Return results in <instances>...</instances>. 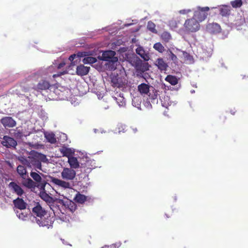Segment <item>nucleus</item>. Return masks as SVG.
<instances>
[{
	"label": "nucleus",
	"mask_w": 248,
	"mask_h": 248,
	"mask_svg": "<svg viewBox=\"0 0 248 248\" xmlns=\"http://www.w3.org/2000/svg\"><path fill=\"white\" fill-rule=\"evenodd\" d=\"M112 85L114 87L122 88L124 85L120 78H113L111 79Z\"/></svg>",
	"instance_id": "bb28decb"
},
{
	"label": "nucleus",
	"mask_w": 248,
	"mask_h": 248,
	"mask_svg": "<svg viewBox=\"0 0 248 248\" xmlns=\"http://www.w3.org/2000/svg\"><path fill=\"white\" fill-rule=\"evenodd\" d=\"M149 64L148 63H141L140 65H137V68L138 70H140L142 72H144L149 70Z\"/></svg>",
	"instance_id": "2f4dec72"
},
{
	"label": "nucleus",
	"mask_w": 248,
	"mask_h": 248,
	"mask_svg": "<svg viewBox=\"0 0 248 248\" xmlns=\"http://www.w3.org/2000/svg\"><path fill=\"white\" fill-rule=\"evenodd\" d=\"M45 137L48 142L51 143H54L56 142L55 135L53 133H46Z\"/></svg>",
	"instance_id": "c85d7f7f"
},
{
	"label": "nucleus",
	"mask_w": 248,
	"mask_h": 248,
	"mask_svg": "<svg viewBox=\"0 0 248 248\" xmlns=\"http://www.w3.org/2000/svg\"><path fill=\"white\" fill-rule=\"evenodd\" d=\"M31 157L32 158H33V162H35V163H37V162L38 161L39 162L38 160H37V158H36V155L35 154L33 156H31ZM39 162H40L39 161Z\"/></svg>",
	"instance_id": "8fccbe9b"
},
{
	"label": "nucleus",
	"mask_w": 248,
	"mask_h": 248,
	"mask_svg": "<svg viewBox=\"0 0 248 248\" xmlns=\"http://www.w3.org/2000/svg\"><path fill=\"white\" fill-rule=\"evenodd\" d=\"M116 52L113 50H108L104 51L102 55V59L103 61H107L108 62L110 60H113V62H117L118 58L115 57Z\"/></svg>",
	"instance_id": "39448f33"
},
{
	"label": "nucleus",
	"mask_w": 248,
	"mask_h": 248,
	"mask_svg": "<svg viewBox=\"0 0 248 248\" xmlns=\"http://www.w3.org/2000/svg\"><path fill=\"white\" fill-rule=\"evenodd\" d=\"M22 184L26 187L31 188L35 187V185L34 182L31 178L23 179Z\"/></svg>",
	"instance_id": "a878e982"
},
{
	"label": "nucleus",
	"mask_w": 248,
	"mask_h": 248,
	"mask_svg": "<svg viewBox=\"0 0 248 248\" xmlns=\"http://www.w3.org/2000/svg\"><path fill=\"white\" fill-rule=\"evenodd\" d=\"M13 203L15 207L20 210H23L26 208L27 203L22 199L18 198L14 200Z\"/></svg>",
	"instance_id": "2eb2a0df"
},
{
	"label": "nucleus",
	"mask_w": 248,
	"mask_h": 248,
	"mask_svg": "<svg viewBox=\"0 0 248 248\" xmlns=\"http://www.w3.org/2000/svg\"><path fill=\"white\" fill-rule=\"evenodd\" d=\"M105 132L103 130L101 131V133Z\"/></svg>",
	"instance_id": "6e6d98bb"
},
{
	"label": "nucleus",
	"mask_w": 248,
	"mask_h": 248,
	"mask_svg": "<svg viewBox=\"0 0 248 248\" xmlns=\"http://www.w3.org/2000/svg\"><path fill=\"white\" fill-rule=\"evenodd\" d=\"M138 91L142 96L147 95L150 99H156L158 91L149 84L142 83L138 86Z\"/></svg>",
	"instance_id": "f257e3e1"
},
{
	"label": "nucleus",
	"mask_w": 248,
	"mask_h": 248,
	"mask_svg": "<svg viewBox=\"0 0 248 248\" xmlns=\"http://www.w3.org/2000/svg\"><path fill=\"white\" fill-rule=\"evenodd\" d=\"M219 14L222 16H227L230 15V8L229 6L223 5L219 9Z\"/></svg>",
	"instance_id": "4be33fe9"
},
{
	"label": "nucleus",
	"mask_w": 248,
	"mask_h": 248,
	"mask_svg": "<svg viewBox=\"0 0 248 248\" xmlns=\"http://www.w3.org/2000/svg\"><path fill=\"white\" fill-rule=\"evenodd\" d=\"M125 102L124 101H121L120 104H119V106L120 107H124L125 105Z\"/></svg>",
	"instance_id": "3c124183"
},
{
	"label": "nucleus",
	"mask_w": 248,
	"mask_h": 248,
	"mask_svg": "<svg viewBox=\"0 0 248 248\" xmlns=\"http://www.w3.org/2000/svg\"><path fill=\"white\" fill-rule=\"evenodd\" d=\"M208 7H198L197 10L194 12L193 17L199 22H202L207 17L208 12L209 11Z\"/></svg>",
	"instance_id": "7ed1b4c3"
},
{
	"label": "nucleus",
	"mask_w": 248,
	"mask_h": 248,
	"mask_svg": "<svg viewBox=\"0 0 248 248\" xmlns=\"http://www.w3.org/2000/svg\"><path fill=\"white\" fill-rule=\"evenodd\" d=\"M169 25L171 28H176L178 27L177 23L176 20H172L169 22Z\"/></svg>",
	"instance_id": "79ce46f5"
},
{
	"label": "nucleus",
	"mask_w": 248,
	"mask_h": 248,
	"mask_svg": "<svg viewBox=\"0 0 248 248\" xmlns=\"http://www.w3.org/2000/svg\"><path fill=\"white\" fill-rule=\"evenodd\" d=\"M96 61V59L93 57H85L82 60V62L84 64H93L95 63Z\"/></svg>",
	"instance_id": "473e14b6"
},
{
	"label": "nucleus",
	"mask_w": 248,
	"mask_h": 248,
	"mask_svg": "<svg viewBox=\"0 0 248 248\" xmlns=\"http://www.w3.org/2000/svg\"><path fill=\"white\" fill-rule=\"evenodd\" d=\"M51 86L50 83L45 80H41L37 85L35 90L37 91L48 89Z\"/></svg>",
	"instance_id": "dca6fc26"
},
{
	"label": "nucleus",
	"mask_w": 248,
	"mask_h": 248,
	"mask_svg": "<svg viewBox=\"0 0 248 248\" xmlns=\"http://www.w3.org/2000/svg\"><path fill=\"white\" fill-rule=\"evenodd\" d=\"M16 213L18 217L22 220H25L27 217V214L23 213L22 210L16 211Z\"/></svg>",
	"instance_id": "58836bf2"
},
{
	"label": "nucleus",
	"mask_w": 248,
	"mask_h": 248,
	"mask_svg": "<svg viewBox=\"0 0 248 248\" xmlns=\"http://www.w3.org/2000/svg\"><path fill=\"white\" fill-rule=\"evenodd\" d=\"M33 159L31 157V156H28L27 158H25L24 157H22L20 160L21 162V163L29 167H31L32 166H34L38 169H41V162H37V163H35V162H33Z\"/></svg>",
	"instance_id": "0eeeda50"
},
{
	"label": "nucleus",
	"mask_w": 248,
	"mask_h": 248,
	"mask_svg": "<svg viewBox=\"0 0 248 248\" xmlns=\"http://www.w3.org/2000/svg\"><path fill=\"white\" fill-rule=\"evenodd\" d=\"M165 80L170 83L172 85H175L178 82V79L175 76L168 75L166 78Z\"/></svg>",
	"instance_id": "393cba45"
},
{
	"label": "nucleus",
	"mask_w": 248,
	"mask_h": 248,
	"mask_svg": "<svg viewBox=\"0 0 248 248\" xmlns=\"http://www.w3.org/2000/svg\"><path fill=\"white\" fill-rule=\"evenodd\" d=\"M121 126V127H122V128H124V127H125V126L124 125H122V124ZM123 129H124V128H123Z\"/></svg>",
	"instance_id": "864d4df0"
},
{
	"label": "nucleus",
	"mask_w": 248,
	"mask_h": 248,
	"mask_svg": "<svg viewBox=\"0 0 248 248\" xmlns=\"http://www.w3.org/2000/svg\"><path fill=\"white\" fill-rule=\"evenodd\" d=\"M90 69V67L85 66L83 64H80L77 67L76 73L80 76H85L88 74Z\"/></svg>",
	"instance_id": "4468645a"
},
{
	"label": "nucleus",
	"mask_w": 248,
	"mask_h": 248,
	"mask_svg": "<svg viewBox=\"0 0 248 248\" xmlns=\"http://www.w3.org/2000/svg\"><path fill=\"white\" fill-rule=\"evenodd\" d=\"M147 28L149 31L154 33H157V31L155 29V25L152 21H150L147 23Z\"/></svg>",
	"instance_id": "c756f323"
},
{
	"label": "nucleus",
	"mask_w": 248,
	"mask_h": 248,
	"mask_svg": "<svg viewBox=\"0 0 248 248\" xmlns=\"http://www.w3.org/2000/svg\"><path fill=\"white\" fill-rule=\"evenodd\" d=\"M184 28L186 33H190L198 31L200 28V25L199 21L193 17L185 21Z\"/></svg>",
	"instance_id": "f03ea898"
},
{
	"label": "nucleus",
	"mask_w": 248,
	"mask_h": 248,
	"mask_svg": "<svg viewBox=\"0 0 248 248\" xmlns=\"http://www.w3.org/2000/svg\"><path fill=\"white\" fill-rule=\"evenodd\" d=\"M45 185L46 184L42 183L38 186L40 187V189L42 190L40 193V196L46 202H50L52 201V198L45 191H44Z\"/></svg>",
	"instance_id": "9b49d317"
},
{
	"label": "nucleus",
	"mask_w": 248,
	"mask_h": 248,
	"mask_svg": "<svg viewBox=\"0 0 248 248\" xmlns=\"http://www.w3.org/2000/svg\"><path fill=\"white\" fill-rule=\"evenodd\" d=\"M61 202L65 206L67 207L70 211L72 212L75 211L77 208L75 203L71 201H66V202L62 201Z\"/></svg>",
	"instance_id": "b1692460"
},
{
	"label": "nucleus",
	"mask_w": 248,
	"mask_h": 248,
	"mask_svg": "<svg viewBox=\"0 0 248 248\" xmlns=\"http://www.w3.org/2000/svg\"><path fill=\"white\" fill-rule=\"evenodd\" d=\"M93 130H94V133H97V132L98 131V130L97 129H94Z\"/></svg>",
	"instance_id": "603ef678"
},
{
	"label": "nucleus",
	"mask_w": 248,
	"mask_h": 248,
	"mask_svg": "<svg viewBox=\"0 0 248 248\" xmlns=\"http://www.w3.org/2000/svg\"><path fill=\"white\" fill-rule=\"evenodd\" d=\"M154 48L160 53H163L165 51V47L160 43H156L154 44Z\"/></svg>",
	"instance_id": "c9c22d12"
},
{
	"label": "nucleus",
	"mask_w": 248,
	"mask_h": 248,
	"mask_svg": "<svg viewBox=\"0 0 248 248\" xmlns=\"http://www.w3.org/2000/svg\"><path fill=\"white\" fill-rule=\"evenodd\" d=\"M183 56L186 60H191V56L190 55L189 53L186 51L183 52Z\"/></svg>",
	"instance_id": "37998d69"
},
{
	"label": "nucleus",
	"mask_w": 248,
	"mask_h": 248,
	"mask_svg": "<svg viewBox=\"0 0 248 248\" xmlns=\"http://www.w3.org/2000/svg\"><path fill=\"white\" fill-rule=\"evenodd\" d=\"M51 182L55 185L63 188H70L71 187V184L67 181L61 180L56 178H52L51 179Z\"/></svg>",
	"instance_id": "6e6552de"
},
{
	"label": "nucleus",
	"mask_w": 248,
	"mask_h": 248,
	"mask_svg": "<svg viewBox=\"0 0 248 248\" xmlns=\"http://www.w3.org/2000/svg\"><path fill=\"white\" fill-rule=\"evenodd\" d=\"M207 29L211 33H216L220 32V26L216 23L209 24L207 26Z\"/></svg>",
	"instance_id": "6ab92c4d"
},
{
	"label": "nucleus",
	"mask_w": 248,
	"mask_h": 248,
	"mask_svg": "<svg viewBox=\"0 0 248 248\" xmlns=\"http://www.w3.org/2000/svg\"><path fill=\"white\" fill-rule=\"evenodd\" d=\"M66 71H63V72H60V73H58V74H54L53 77V78H56V77H59L61 75H64L66 73Z\"/></svg>",
	"instance_id": "49530a36"
},
{
	"label": "nucleus",
	"mask_w": 248,
	"mask_h": 248,
	"mask_svg": "<svg viewBox=\"0 0 248 248\" xmlns=\"http://www.w3.org/2000/svg\"><path fill=\"white\" fill-rule=\"evenodd\" d=\"M17 172L22 179H25L27 176L26 169L22 165H18L17 166Z\"/></svg>",
	"instance_id": "5701e85b"
},
{
	"label": "nucleus",
	"mask_w": 248,
	"mask_h": 248,
	"mask_svg": "<svg viewBox=\"0 0 248 248\" xmlns=\"http://www.w3.org/2000/svg\"><path fill=\"white\" fill-rule=\"evenodd\" d=\"M134 131L136 132L137 131V129L136 128H135L133 129Z\"/></svg>",
	"instance_id": "5fc2aeb1"
},
{
	"label": "nucleus",
	"mask_w": 248,
	"mask_h": 248,
	"mask_svg": "<svg viewBox=\"0 0 248 248\" xmlns=\"http://www.w3.org/2000/svg\"><path fill=\"white\" fill-rule=\"evenodd\" d=\"M31 176L35 181L37 183H41L42 178L41 176L35 172H31Z\"/></svg>",
	"instance_id": "e433bc0d"
},
{
	"label": "nucleus",
	"mask_w": 248,
	"mask_h": 248,
	"mask_svg": "<svg viewBox=\"0 0 248 248\" xmlns=\"http://www.w3.org/2000/svg\"><path fill=\"white\" fill-rule=\"evenodd\" d=\"M54 221V213H51L49 214V217H47L46 220H37V222L40 226H47L49 228L53 224Z\"/></svg>",
	"instance_id": "1a4fd4ad"
},
{
	"label": "nucleus",
	"mask_w": 248,
	"mask_h": 248,
	"mask_svg": "<svg viewBox=\"0 0 248 248\" xmlns=\"http://www.w3.org/2000/svg\"><path fill=\"white\" fill-rule=\"evenodd\" d=\"M1 122L5 127H13L16 124L15 121L10 117H6L1 119Z\"/></svg>",
	"instance_id": "ddd939ff"
},
{
	"label": "nucleus",
	"mask_w": 248,
	"mask_h": 248,
	"mask_svg": "<svg viewBox=\"0 0 248 248\" xmlns=\"http://www.w3.org/2000/svg\"><path fill=\"white\" fill-rule=\"evenodd\" d=\"M74 200L77 202L82 203L86 201V197L84 195L78 193L75 196Z\"/></svg>",
	"instance_id": "cd10ccee"
},
{
	"label": "nucleus",
	"mask_w": 248,
	"mask_h": 248,
	"mask_svg": "<svg viewBox=\"0 0 248 248\" xmlns=\"http://www.w3.org/2000/svg\"><path fill=\"white\" fill-rule=\"evenodd\" d=\"M190 12H191V10L190 9H184L180 10L179 13L181 14H187Z\"/></svg>",
	"instance_id": "c03bdc74"
},
{
	"label": "nucleus",
	"mask_w": 248,
	"mask_h": 248,
	"mask_svg": "<svg viewBox=\"0 0 248 248\" xmlns=\"http://www.w3.org/2000/svg\"><path fill=\"white\" fill-rule=\"evenodd\" d=\"M35 155V158H37V160H38L39 161H42L43 162H47L48 161V159L45 155L38 153H36Z\"/></svg>",
	"instance_id": "f704fd0d"
},
{
	"label": "nucleus",
	"mask_w": 248,
	"mask_h": 248,
	"mask_svg": "<svg viewBox=\"0 0 248 248\" xmlns=\"http://www.w3.org/2000/svg\"><path fill=\"white\" fill-rule=\"evenodd\" d=\"M68 162L72 169H76L79 167V163L78 159L75 157L72 156L68 158Z\"/></svg>",
	"instance_id": "aec40b11"
},
{
	"label": "nucleus",
	"mask_w": 248,
	"mask_h": 248,
	"mask_svg": "<svg viewBox=\"0 0 248 248\" xmlns=\"http://www.w3.org/2000/svg\"><path fill=\"white\" fill-rule=\"evenodd\" d=\"M161 38L165 42H168L171 38L170 34L167 31H164L161 35Z\"/></svg>",
	"instance_id": "7c9ffc66"
},
{
	"label": "nucleus",
	"mask_w": 248,
	"mask_h": 248,
	"mask_svg": "<svg viewBox=\"0 0 248 248\" xmlns=\"http://www.w3.org/2000/svg\"><path fill=\"white\" fill-rule=\"evenodd\" d=\"M242 0H234L231 1V4L233 8H239L242 5Z\"/></svg>",
	"instance_id": "4c0bfd02"
},
{
	"label": "nucleus",
	"mask_w": 248,
	"mask_h": 248,
	"mask_svg": "<svg viewBox=\"0 0 248 248\" xmlns=\"http://www.w3.org/2000/svg\"><path fill=\"white\" fill-rule=\"evenodd\" d=\"M170 58L174 62L177 61V56L171 51L170 52Z\"/></svg>",
	"instance_id": "a19ab883"
},
{
	"label": "nucleus",
	"mask_w": 248,
	"mask_h": 248,
	"mask_svg": "<svg viewBox=\"0 0 248 248\" xmlns=\"http://www.w3.org/2000/svg\"><path fill=\"white\" fill-rule=\"evenodd\" d=\"M136 53L139 55L144 61H147L149 59L148 54L145 52V50L141 46H139L136 49Z\"/></svg>",
	"instance_id": "412c9836"
},
{
	"label": "nucleus",
	"mask_w": 248,
	"mask_h": 248,
	"mask_svg": "<svg viewBox=\"0 0 248 248\" xmlns=\"http://www.w3.org/2000/svg\"><path fill=\"white\" fill-rule=\"evenodd\" d=\"M76 55L78 57L80 58V57H82L84 56L85 55V52H78Z\"/></svg>",
	"instance_id": "de8ad7c7"
},
{
	"label": "nucleus",
	"mask_w": 248,
	"mask_h": 248,
	"mask_svg": "<svg viewBox=\"0 0 248 248\" xmlns=\"http://www.w3.org/2000/svg\"><path fill=\"white\" fill-rule=\"evenodd\" d=\"M113 60H110L107 64L108 68L111 70H114L116 69L118 62V61L117 62H113Z\"/></svg>",
	"instance_id": "72a5a7b5"
},
{
	"label": "nucleus",
	"mask_w": 248,
	"mask_h": 248,
	"mask_svg": "<svg viewBox=\"0 0 248 248\" xmlns=\"http://www.w3.org/2000/svg\"><path fill=\"white\" fill-rule=\"evenodd\" d=\"M65 63L64 62H61V63H59L58 64V69H61V68L63 67L65 65Z\"/></svg>",
	"instance_id": "09e8293b"
},
{
	"label": "nucleus",
	"mask_w": 248,
	"mask_h": 248,
	"mask_svg": "<svg viewBox=\"0 0 248 248\" xmlns=\"http://www.w3.org/2000/svg\"><path fill=\"white\" fill-rule=\"evenodd\" d=\"M101 248H104V247H102Z\"/></svg>",
	"instance_id": "4d7b16f0"
},
{
	"label": "nucleus",
	"mask_w": 248,
	"mask_h": 248,
	"mask_svg": "<svg viewBox=\"0 0 248 248\" xmlns=\"http://www.w3.org/2000/svg\"><path fill=\"white\" fill-rule=\"evenodd\" d=\"M245 22L244 18H240L239 19H237L235 20V25L237 26H240Z\"/></svg>",
	"instance_id": "ea45409f"
},
{
	"label": "nucleus",
	"mask_w": 248,
	"mask_h": 248,
	"mask_svg": "<svg viewBox=\"0 0 248 248\" xmlns=\"http://www.w3.org/2000/svg\"><path fill=\"white\" fill-rule=\"evenodd\" d=\"M32 212L34 215L40 218L46 214V210L38 203H37L36 205L33 208Z\"/></svg>",
	"instance_id": "9d476101"
},
{
	"label": "nucleus",
	"mask_w": 248,
	"mask_h": 248,
	"mask_svg": "<svg viewBox=\"0 0 248 248\" xmlns=\"http://www.w3.org/2000/svg\"><path fill=\"white\" fill-rule=\"evenodd\" d=\"M1 144L7 148H15L17 145V142L14 138L5 136L1 141Z\"/></svg>",
	"instance_id": "423d86ee"
},
{
	"label": "nucleus",
	"mask_w": 248,
	"mask_h": 248,
	"mask_svg": "<svg viewBox=\"0 0 248 248\" xmlns=\"http://www.w3.org/2000/svg\"><path fill=\"white\" fill-rule=\"evenodd\" d=\"M77 55L76 54H72L69 57V60L71 62V63H73L74 62H73V60L75 59V58L76 57Z\"/></svg>",
	"instance_id": "a18cd8bd"
},
{
	"label": "nucleus",
	"mask_w": 248,
	"mask_h": 248,
	"mask_svg": "<svg viewBox=\"0 0 248 248\" xmlns=\"http://www.w3.org/2000/svg\"><path fill=\"white\" fill-rule=\"evenodd\" d=\"M60 152L63 156H66L69 158L74 154L75 150L73 149L63 146L60 149Z\"/></svg>",
	"instance_id": "f3484780"
},
{
	"label": "nucleus",
	"mask_w": 248,
	"mask_h": 248,
	"mask_svg": "<svg viewBox=\"0 0 248 248\" xmlns=\"http://www.w3.org/2000/svg\"><path fill=\"white\" fill-rule=\"evenodd\" d=\"M76 172L74 169L64 168L61 172L62 178L66 181H72L76 177Z\"/></svg>",
	"instance_id": "20e7f679"
},
{
	"label": "nucleus",
	"mask_w": 248,
	"mask_h": 248,
	"mask_svg": "<svg viewBox=\"0 0 248 248\" xmlns=\"http://www.w3.org/2000/svg\"><path fill=\"white\" fill-rule=\"evenodd\" d=\"M9 186L13 191L18 196H20L24 193V190L21 187L15 182L10 183Z\"/></svg>",
	"instance_id": "f8f14e48"
},
{
	"label": "nucleus",
	"mask_w": 248,
	"mask_h": 248,
	"mask_svg": "<svg viewBox=\"0 0 248 248\" xmlns=\"http://www.w3.org/2000/svg\"><path fill=\"white\" fill-rule=\"evenodd\" d=\"M155 65L161 71H165L168 67V64L164 61L162 58H158L155 61Z\"/></svg>",
	"instance_id": "a211bd4d"
}]
</instances>
